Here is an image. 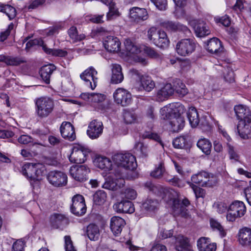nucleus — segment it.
Listing matches in <instances>:
<instances>
[{
    "label": "nucleus",
    "mask_w": 251,
    "mask_h": 251,
    "mask_svg": "<svg viewBox=\"0 0 251 251\" xmlns=\"http://www.w3.org/2000/svg\"><path fill=\"white\" fill-rule=\"evenodd\" d=\"M126 225L125 221L119 216H114L111 219L110 228L116 236L119 235Z\"/></svg>",
    "instance_id": "obj_27"
},
{
    "label": "nucleus",
    "mask_w": 251,
    "mask_h": 251,
    "mask_svg": "<svg viewBox=\"0 0 251 251\" xmlns=\"http://www.w3.org/2000/svg\"><path fill=\"white\" fill-rule=\"evenodd\" d=\"M170 41L166 33L164 31H160V35L156 41L155 45L161 49H165L168 47Z\"/></svg>",
    "instance_id": "obj_42"
},
{
    "label": "nucleus",
    "mask_w": 251,
    "mask_h": 251,
    "mask_svg": "<svg viewBox=\"0 0 251 251\" xmlns=\"http://www.w3.org/2000/svg\"><path fill=\"white\" fill-rule=\"evenodd\" d=\"M107 195L103 190L97 191L93 195V201L95 204L101 205L106 201Z\"/></svg>",
    "instance_id": "obj_45"
},
{
    "label": "nucleus",
    "mask_w": 251,
    "mask_h": 251,
    "mask_svg": "<svg viewBox=\"0 0 251 251\" xmlns=\"http://www.w3.org/2000/svg\"><path fill=\"white\" fill-rule=\"evenodd\" d=\"M50 222L52 226L55 228L63 227L69 223L68 218L62 214H54L50 217Z\"/></svg>",
    "instance_id": "obj_31"
},
{
    "label": "nucleus",
    "mask_w": 251,
    "mask_h": 251,
    "mask_svg": "<svg viewBox=\"0 0 251 251\" xmlns=\"http://www.w3.org/2000/svg\"><path fill=\"white\" fill-rule=\"evenodd\" d=\"M187 115L191 126L193 127H196L200 122L199 115L196 109L193 107H190Z\"/></svg>",
    "instance_id": "obj_37"
},
{
    "label": "nucleus",
    "mask_w": 251,
    "mask_h": 251,
    "mask_svg": "<svg viewBox=\"0 0 251 251\" xmlns=\"http://www.w3.org/2000/svg\"><path fill=\"white\" fill-rule=\"evenodd\" d=\"M90 169L85 165L73 166L70 169L71 176L76 181L83 182L88 178V175L90 173Z\"/></svg>",
    "instance_id": "obj_13"
},
{
    "label": "nucleus",
    "mask_w": 251,
    "mask_h": 251,
    "mask_svg": "<svg viewBox=\"0 0 251 251\" xmlns=\"http://www.w3.org/2000/svg\"><path fill=\"white\" fill-rule=\"evenodd\" d=\"M22 62L18 58L7 56L6 64L8 65L17 66L20 65Z\"/></svg>",
    "instance_id": "obj_62"
},
{
    "label": "nucleus",
    "mask_w": 251,
    "mask_h": 251,
    "mask_svg": "<svg viewBox=\"0 0 251 251\" xmlns=\"http://www.w3.org/2000/svg\"><path fill=\"white\" fill-rule=\"evenodd\" d=\"M86 234L90 240H97L100 236V229L98 226L93 224L89 225L87 227Z\"/></svg>",
    "instance_id": "obj_36"
},
{
    "label": "nucleus",
    "mask_w": 251,
    "mask_h": 251,
    "mask_svg": "<svg viewBox=\"0 0 251 251\" xmlns=\"http://www.w3.org/2000/svg\"><path fill=\"white\" fill-rule=\"evenodd\" d=\"M177 196L176 191L174 190L164 191V200L172 204L173 210L176 215L183 214L185 213L186 207L190 205V201L187 199H184L182 202L176 197Z\"/></svg>",
    "instance_id": "obj_4"
},
{
    "label": "nucleus",
    "mask_w": 251,
    "mask_h": 251,
    "mask_svg": "<svg viewBox=\"0 0 251 251\" xmlns=\"http://www.w3.org/2000/svg\"><path fill=\"white\" fill-rule=\"evenodd\" d=\"M105 49L109 52H116L120 50L121 43L119 39L113 36H107L103 40Z\"/></svg>",
    "instance_id": "obj_21"
},
{
    "label": "nucleus",
    "mask_w": 251,
    "mask_h": 251,
    "mask_svg": "<svg viewBox=\"0 0 251 251\" xmlns=\"http://www.w3.org/2000/svg\"><path fill=\"white\" fill-rule=\"evenodd\" d=\"M71 211L76 216H82L85 213L86 206L84 198L82 195L77 194L73 197Z\"/></svg>",
    "instance_id": "obj_14"
},
{
    "label": "nucleus",
    "mask_w": 251,
    "mask_h": 251,
    "mask_svg": "<svg viewBox=\"0 0 251 251\" xmlns=\"http://www.w3.org/2000/svg\"><path fill=\"white\" fill-rule=\"evenodd\" d=\"M94 164L97 167L101 170H109L112 167V162L110 159L103 156L96 157L94 160Z\"/></svg>",
    "instance_id": "obj_33"
},
{
    "label": "nucleus",
    "mask_w": 251,
    "mask_h": 251,
    "mask_svg": "<svg viewBox=\"0 0 251 251\" xmlns=\"http://www.w3.org/2000/svg\"><path fill=\"white\" fill-rule=\"evenodd\" d=\"M141 88L147 92L151 91L155 87V83L151 78L148 75L142 77L140 80Z\"/></svg>",
    "instance_id": "obj_41"
},
{
    "label": "nucleus",
    "mask_w": 251,
    "mask_h": 251,
    "mask_svg": "<svg viewBox=\"0 0 251 251\" xmlns=\"http://www.w3.org/2000/svg\"><path fill=\"white\" fill-rule=\"evenodd\" d=\"M35 103L37 115L41 118L47 117L54 109V101L49 97L37 98L35 100Z\"/></svg>",
    "instance_id": "obj_6"
},
{
    "label": "nucleus",
    "mask_w": 251,
    "mask_h": 251,
    "mask_svg": "<svg viewBox=\"0 0 251 251\" xmlns=\"http://www.w3.org/2000/svg\"><path fill=\"white\" fill-rule=\"evenodd\" d=\"M238 241L244 246L251 245V228L244 227L240 229L238 232Z\"/></svg>",
    "instance_id": "obj_29"
},
{
    "label": "nucleus",
    "mask_w": 251,
    "mask_h": 251,
    "mask_svg": "<svg viewBox=\"0 0 251 251\" xmlns=\"http://www.w3.org/2000/svg\"><path fill=\"white\" fill-rule=\"evenodd\" d=\"M129 17L132 21L140 23L146 20L148 18V15L145 8L135 7L130 10Z\"/></svg>",
    "instance_id": "obj_23"
},
{
    "label": "nucleus",
    "mask_w": 251,
    "mask_h": 251,
    "mask_svg": "<svg viewBox=\"0 0 251 251\" xmlns=\"http://www.w3.org/2000/svg\"><path fill=\"white\" fill-rule=\"evenodd\" d=\"M142 50L151 58L154 59H161L162 57V55L161 54L158 53L155 50L151 47L143 46L142 47Z\"/></svg>",
    "instance_id": "obj_48"
},
{
    "label": "nucleus",
    "mask_w": 251,
    "mask_h": 251,
    "mask_svg": "<svg viewBox=\"0 0 251 251\" xmlns=\"http://www.w3.org/2000/svg\"><path fill=\"white\" fill-rule=\"evenodd\" d=\"M224 78L226 81L232 83L234 80V72L229 69H227L224 73Z\"/></svg>",
    "instance_id": "obj_60"
},
{
    "label": "nucleus",
    "mask_w": 251,
    "mask_h": 251,
    "mask_svg": "<svg viewBox=\"0 0 251 251\" xmlns=\"http://www.w3.org/2000/svg\"><path fill=\"white\" fill-rule=\"evenodd\" d=\"M237 131L240 136L244 139L251 137V115L245 120H240L237 125Z\"/></svg>",
    "instance_id": "obj_17"
},
{
    "label": "nucleus",
    "mask_w": 251,
    "mask_h": 251,
    "mask_svg": "<svg viewBox=\"0 0 251 251\" xmlns=\"http://www.w3.org/2000/svg\"><path fill=\"white\" fill-rule=\"evenodd\" d=\"M28 38L26 37L23 40V43L26 42L25 50L27 52L30 50L31 48L35 46H39L42 47V49L47 54L54 56L64 57L67 54L66 50L61 49H51L48 48L44 44V41L41 39H35L28 41Z\"/></svg>",
    "instance_id": "obj_5"
},
{
    "label": "nucleus",
    "mask_w": 251,
    "mask_h": 251,
    "mask_svg": "<svg viewBox=\"0 0 251 251\" xmlns=\"http://www.w3.org/2000/svg\"><path fill=\"white\" fill-rule=\"evenodd\" d=\"M45 170V166L42 164L28 163L22 167L21 172L29 179L30 184L34 188L39 185Z\"/></svg>",
    "instance_id": "obj_1"
},
{
    "label": "nucleus",
    "mask_w": 251,
    "mask_h": 251,
    "mask_svg": "<svg viewBox=\"0 0 251 251\" xmlns=\"http://www.w3.org/2000/svg\"><path fill=\"white\" fill-rule=\"evenodd\" d=\"M160 31H158L155 27H151L148 31V37L154 45L160 35Z\"/></svg>",
    "instance_id": "obj_49"
},
{
    "label": "nucleus",
    "mask_w": 251,
    "mask_h": 251,
    "mask_svg": "<svg viewBox=\"0 0 251 251\" xmlns=\"http://www.w3.org/2000/svg\"><path fill=\"white\" fill-rule=\"evenodd\" d=\"M162 25L168 30L175 31H177L178 24L171 21H165L162 23Z\"/></svg>",
    "instance_id": "obj_57"
},
{
    "label": "nucleus",
    "mask_w": 251,
    "mask_h": 251,
    "mask_svg": "<svg viewBox=\"0 0 251 251\" xmlns=\"http://www.w3.org/2000/svg\"><path fill=\"white\" fill-rule=\"evenodd\" d=\"M124 44L128 55L137 54L142 50V47L134 44L129 39L126 40Z\"/></svg>",
    "instance_id": "obj_39"
},
{
    "label": "nucleus",
    "mask_w": 251,
    "mask_h": 251,
    "mask_svg": "<svg viewBox=\"0 0 251 251\" xmlns=\"http://www.w3.org/2000/svg\"><path fill=\"white\" fill-rule=\"evenodd\" d=\"M68 34L73 43L80 41L85 38V35L83 34H78L77 30L76 27L73 26L68 30Z\"/></svg>",
    "instance_id": "obj_43"
},
{
    "label": "nucleus",
    "mask_w": 251,
    "mask_h": 251,
    "mask_svg": "<svg viewBox=\"0 0 251 251\" xmlns=\"http://www.w3.org/2000/svg\"><path fill=\"white\" fill-rule=\"evenodd\" d=\"M195 48V43L191 39H181L176 45L177 53L184 56L192 53L194 51Z\"/></svg>",
    "instance_id": "obj_12"
},
{
    "label": "nucleus",
    "mask_w": 251,
    "mask_h": 251,
    "mask_svg": "<svg viewBox=\"0 0 251 251\" xmlns=\"http://www.w3.org/2000/svg\"><path fill=\"white\" fill-rule=\"evenodd\" d=\"M65 249L66 251H76L73 245V243L71 237L69 235L65 236Z\"/></svg>",
    "instance_id": "obj_56"
},
{
    "label": "nucleus",
    "mask_w": 251,
    "mask_h": 251,
    "mask_svg": "<svg viewBox=\"0 0 251 251\" xmlns=\"http://www.w3.org/2000/svg\"><path fill=\"white\" fill-rule=\"evenodd\" d=\"M135 148L136 150L139 151L143 157H147L148 155V149L147 145L143 143L139 142L135 144Z\"/></svg>",
    "instance_id": "obj_55"
},
{
    "label": "nucleus",
    "mask_w": 251,
    "mask_h": 251,
    "mask_svg": "<svg viewBox=\"0 0 251 251\" xmlns=\"http://www.w3.org/2000/svg\"><path fill=\"white\" fill-rule=\"evenodd\" d=\"M124 119L127 124H130L136 122L137 121V115L135 113L130 112L128 111H125L123 114Z\"/></svg>",
    "instance_id": "obj_52"
},
{
    "label": "nucleus",
    "mask_w": 251,
    "mask_h": 251,
    "mask_svg": "<svg viewBox=\"0 0 251 251\" xmlns=\"http://www.w3.org/2000/svg\"><path fill=\"white\" fill-rule=\"evenodd\" d=\"M90 150L82 146H75L69 156L70 161L74 163L81 164L84 163L87 159Z\"/></svg>",
    "instance_id": "obj_9"
},
{
    "label": "nucleus",
    "mask_w": 251,
    "mask_h": 251,
    "mask_svg": "<svg viewBox=\"0 0 251 251\" xmlns=\"http://www.w3.org/2000/svg\"><path fill=\"white\" fill-rule=\"evenodd\" d=\"M158 202L156 200L147 199L143 203V208L147 211H152L157 208Z\"/></svg>",
    "instance_id": "obj_47"
},
{
    "label": "nucleus",
    "mask_w": 251,
    "mask_h": 251,
    "mask_svg": "<svg viewBox=\"0 0 251 251\" xmlns=\"http://www.w3.org/2000/svg\"><path fill=\"white\" fill-rule=\"evenodd\" d=\"M103 129V126L102 122L97 120H94L90 123L87 133L90 138L97 139L101 135Z\"/></svg>",
    "instance_id": "obj_19"
},
{
    "label": "nucleus",
    "mask_w": 251,
    "mask_h": 251,
    "mask_svg": "<svg viewBox=\"0 0 251 251\" xmlns=\"http://www.w3.org/2000/svg\"><path fill=\"white\" fill-rule=\"evenodd\" d=\"M173 88L174 92H176L179 97H183L189 92L185 84L179 79H176L173 82Z\"/></svg>",
    "instance_id": "obj_34"
},
{
    "label": "nucleus",
    "mask_w": 251,
    "mask_h": 251,
    "mask_svg": "<svg viewBox=\"0 0 251 251\" xmlns=\"http://www.w3.org/2000/svg\"><path fill=\"white\" fill-rule=\"evenodd\" d=\"M106 96L104 94L92 93V96L90 102L100 103L106 100Z\"/></svg>",
    "instance_id": "obj_54"
},
{
    "label": "nucleus",
    "mask_w": 251,
    "mask_h": 251,
    "mask_svg": "<svg viewBox=\"0 0 251 251\" xmlns=\"http://www.w3.org/2000/svg\"><path fill=\"white\" fill-rule=\"evenodd\" d=\"M47 178L49 182L55 187H62L67 183V175L61 171L50 172L48 174Z\"/></svg>",
    "instance_id": "obj_15"
},
{
    "label": "nucleus",
    "mask_w": 251,
    "mask_h": 251,
    "mask_svg": "<svg viewBox=\"0 0 251 251\" xmlns=\"http://www.w3.org/2000/svg\"><path fill=\"white\" fill-rule=\"evenodd\" d=\"M104 3L109 7V12L107 13V20L110 21L120 16L118 9L115 7L112 1H103Z\"/></svg>",
    "instance_id": "obj_38"
},
{
    "label": "nucleus",
    "mask_w": 251,
    "mask_h": 251,
    "mask_svg": "<svg viewBox=\"0 0 251 251\" xmlns=\"http://www.w3.org/2000/svg\"><path fill=\"white\" fill-rule=\"evenodd\" d=\"M63 28V26L62 25V24H59L57 25H54L53 26L50 27L49 29L48 32L47 33V34L48 36H52L55 34H57L58 33V31L60 29H61Z\"/></svg>",
    "instance_id": "obj_61"
},
{
    "label": "nucleus",
    "mask_w": 251,
    "mask_h": 251,
    "mask_svg": "<svg viewBox=\"0 0 251 251\" xmlns=\"http://www.w3.org/2000/svg\"><path fill=\"white\" fill-rule=\"evenodd\" d=\"M165 173L164 164L160 163L158 166L151 173V176L154 178H160Z\"/></svg>",
    "instance_id": "obj_50"
},
{
    "label": "nucleus",
    "mask_w": 251,
    "mask_h": 251,
    "mask_svg": "<svg viewBox=\"0 0 251 251\" xmlns=\"http://www.w3.org/2000/svg\"><path fill=\"white\" fill-rule=\"evenodd\" d=\"M173 146L175 148L184 149L187 145L186 138L183 136H180L174 140Z\"/></svg>",
    "instance_id": "obj_51"
},
{
    "label": "nucleus",
    "mask_w": 251,
    "mask_h": 251,
    "mask_svg": "<svg viewBox=\"0 0 251 251\" xmlns=\"http://www.w3.org/2000/svg\"><path fill=\"white\" fill-rule=\"evenodd\" d=\"M24 243L21 240H18L14 243L12 251H24Z\"/></svg>",
    "instance_id": "obj_63"
},
{
    "label": "nucleus",
    "mask_w": 251,
    "mask_h": 251,
    "mask_svg": "<svg viewBox=\"0 0 251 251\" xmlns=\"http://www.w3.org/2000/svg\"><path fill=\"white\" fill-rule=\"evenodd\" d=\"M111 69L112 71L111 83L113 84L121 83L124 80V76L121 65L118 64H112L111 65Z\"/></svg>",
    "instance_id": "obj_25"
},
{
    "label": "nucleus",
    "mask_w": 251,
    "mask_h": 251,
    "mask_svg": "<svg viewBox=\"0 0 251 251\" xmlns=\"http://www.w3.org/2000/svg\"><path fill=\"white\" fill-rule=\"evenodd\" d=\"M134 170H128L126 175H125L124 173L121 172L119 169H118L115 174L111 176L109 180L106 181L103 184L102 187L113 191L117 190L124 186L125 178L128 179H134L138 177V174Z\"/></svg>",
    "instance_id": "obj_2"
},
{
    "label": "nucleus",
    "mask_w": 251,
    "mask_h": 251,
    "mask_svg": "<svg viewBox=\"0 0 251 251\" xmlns=\"http://www.w3.org/2000/svg\"><path fill=\"white\" fill-rule=\"evenodd\" d=\"M129 75L133 79H139L140 81L142 78V77L145 76L142 75L140 71L134 68L130 69L129 70Z\"/></svg>",
    "instance_id": "obj_58"
},
{
    "label": "nucleus",
    "mask_w": 251,
    "mask_h": 251,
    "mask_svg": "<svg viewBox=\"0 0 251 251\" xmlns=\"http://www.w3.org/2000/svg\"><path fill=\"white\" fill-rule=\"evenodd\" d=\"M97 72L92 67L89 68L85 70L80 74V78L83 80L86 84L89 86L92 90L94 89L96 86L98 82Z\"/></svg>",
    "instance_id": "obj_16"
},
{
    "label": "nucleus",
    "mask_w": 251,
    "mask_h": 251,
    "mask_svg": "<svg viewBox=\"0 0 251 251\" xmlns=\"http://www.w3.org/2000/svg\"><path fill=\"white\" fill-rule=\"evenodd\" d=\"M209 174L204 171L198 173L193 175L191 177V180L193 182L198 184L201 186H211L212 183L210 182Z\"/></svg>",
    "instance_id": "obj_22"
},
{
    "label": "nucleus",
    "mask_w": 251,
    "mask_h": 251,
    "mask_svg": "<svg viewBox=\"0 0 251 251\" xmlns=\"http://www.w3.org/2000/svg\"><path fill=\"white\" fill-rule=\"evenodd\" d=\"M246 212V207L244 202L239 201H235L229 206L226 219L229 222H233L236 218L244 216Z\"/></svg>",
    "instance_id": "obj_8"
},
{
    "label": "nucleus",
    "mask_w": 251,
    "mask_h": 251,
    "mask_svg": "<svg viewBox=\"0 0 251 251\" xmlns=\"http://www.w3.org/2000/svg\"><path fill=\"white\" fill-rule=\"evenodd\" d=\"M114 101L122 106H126L129 105L132 100L131 93L123 88H117L113 93Z\"/></svg>",
    "instance_id": "obj_11"
},
{
    "label": "nucleus",
    "mask_w": 251,
    "mask_h": 251,
    "mask_svg": "<svg viewBox=\"0 0 251 251\" xmlns=\"http://www.w3.org/2000/svg\"><path fill=\"white\" fill-rule=\"evenodd\" d=\"M234 109L237 118L240 120H244L249 115H251L249 110L242 105L235 106Z\"/></svg>",
    "instance_id": "obj_44"
},
{
    "label": "nucleus",
    "mask_w": 251,
    "mask_h": 251,
    "mask_svg": "<svg viewBox=\"0 0 251 251\" xmlns=\"http://www.w3.org/2000/svg\"><path fill=\"white\" fill-rule=\"evenodd\" d=\"M55 67L53 65L49 64L42 67L40 70V75L43 80L47 84L50 82V77Z\"/></svg>",
    "instance_id": "obj_35"
},
{
    "label": "nucleus",
    "mask_w": 251,
    "mask_h": 251,
    "mask_svg": "<svg viewBox=\"0 0 251 251\" xmlns=\"http://www.w3.org/2000/svg\"><path fill=\"white\" fill-rule=\"evenodd\" d=\"M174 93V90L171 84L167 83L156 93V100L158 101H163L167 100Z\"/></svg>",
    "instance_id": "obj_26"
},
{
    "label": "nucleus",
    "mask_w": 251,
    "mask_h": 251,
    "mask_svg": "<svg viewBox=\"0 0 251 251\" xmlns=\"http://www.w3.org/2000/svg\"><path fill=\"white\" fill-rule=\"evenodd\" d=\"M197 146L205 154H210L212 145L209 140L206 138H201L198 140Z\"/></svg>",
    "instance_id": "obj_40"
},
{
    "label": "nucleus",
    "mask_w": 251,
    "mask_h": 251,
    "mask_svg": "<svg viewBox=\"0 0 251 251\" xmlns=\"http://www.w3.org/2000/svg\"><path fill=\"white\" fill-rule=\"evenodd\" d=\"M185 111V109L183 105L179 102H176L163 107L160 112L162 115L165 114V117H183L182 114Z\"/></svg>",
    "instance_id": "obj_10"
},
{
    "label": "nucleus",
    "mask_w": 251,
    "mask_h": 251,
    "mask_svg": "<svg viewBox=\"0 0 251 251\" xmlns=\"http://www.w3.org/2000/svg\"><path fill=\"white\" fill-rule=\"evenodd\" d=\"M197 246L200 251H216V244L210 243L208 238L201 237L197 241Z\"/></svg>",
    "instance_id": "obj_30"
},
{
    "label": "nucleus",
    "mask_w": 251,
    "mask_h": 251,
    "mask_svg": "<svg viewBox=\"0 0 251 251\" xmlns=\"http://www.w3.org/2000/svg\"><path fill=\"white\" fill-rule=\"evenodd\" d=\"M164 119L166 118L169 120L170 125L172 126V129L175 132H178L182 129L184 126V120L183 117H165Z\"/></svg>",
    "instance_id": "obj_32"
},
{
    "label": "nucleus",
    "mask_w": 251,
    "mask_h": 251,
    "mask_svg": "<svg viewBox=\"0 0 251 251\" xmlns=\"http://www.w3.org/2000/svg\"><path fill=\"white\" fill-rule=\"evenodd\" d=\"M18 142L23 144H27L33 141L32 138L28 135H22L18 139Z\"/></svg>",
    "instance_id": "obj_64"
},
{
    "label": "nucleus",
    "mask_w": 251,
    "mask_h": 251,
    "mask_svg": "<svg viewBox=\"0 0 251 251\" xmlns=\"http://www.w3.org/2000/svg\"><path fill=\"white\" fill-rule=\"evenodd\" d=\"M112 160L119 167L126 170H135L137 166L135 157L129 153H116L112 156Z\"/></svg>",
    "instance_id": "obj_7"
},
{
    "label": "nucleus",
    "mask_w": 251,
    "mask_h": 251,
    "mask_svg": "<svg viewBox=\"0 0 251 251\" xmlns=\"http://www.w3.org/2000/svg\"><path fill=\"white\" fill-rule=\"evenodd\" d=\"M3 13L6 14L10 20L14 19L16 15L15 8L9 5H5Z\"/></svg>",
    "instance_id": "obj_53"
},
{
    "label": "nucleus",
    "mask_w": 251,
    "mask_h": 251,
    "mask_svg": "<svg viewBox=\"0 0 251 251\" xmlns=\"http://www.w3.org/2000/svg\"><path fill=\"white\" fill-rule=\"evenodd\" d=\"M114 209L119 213L131 214L135 211L133 204L128 201H122L113 205Z\"/></svg>",
    "instance_id": "obj_24"
},
{
    "label": "nucleus",
    "mask_w": 251,
    "mask_h": 251,
    "mask_svg": "<svg viewBox=\"0 0 251 251\" xmlns=\"http://www.w3.org/2000/svg\"><path fill=\"white\" fill-rule=\"evenodd\" d=\"M206 49L209 52L215 54H220L224 50L221 42L217 38L210 39L207 44Z\"/></svg>",
    "instance_id": "obj_28"
},
{
    "label": "nucleus",
    "mask_w": 251,
    "mask_h": 251,
    "mask_svg": "<svg viewBox=\"0 0 251 251\" xmlns=\"http://www.w3.org/2000/svg\"><path fill=\"white\" fill-rule=\"evenodd\" d=\"M173 232L172 230L162 229L159 233V237L161 239L171 238L172 242L175 244V248L177 251H193L187 238L182 235L173 236Z\"/></svg>",
    "instance_id": "obj_3"
},
{
    "label": "nucleus",
    "mask_w": 251,
    "mask_h": 251,
    "mask_svg": "<svg viewBox=\"0 0 251 251\" xmlns=\"http://www.w3.org/2000/svg\"><path fill=\"white\" fill-rule=\"evenodd\" d=\"M62 136L69 141H73L76 138L75 128L71 123L63 122L60 127Z\"/></svg>",
    "instance_id": "obj_20"
},
{
    "label": "nucleus",
    "mask_w": 251,
    "mask_h": 251,
    "mask_svg": "<svg viewBox=\"0 0 251 251\" xmlns=\"http://www.w3.org/2000/svg\"><path fill=\"white\" fill-rule=\"evenodd\" d=\"M124 196L126 199L133 200L137 197L136 192L133 189L127 188L124 192Z\"/></svg>",
    "instance_id": "obj_59"
},
{
    "label": "nucleus",
    "mask_w": 251,
    "mask_h": 251,
    "mask_svg": "<svg viewBox=\"0 0 251 251\" xmlns=\"http://www.w3.org/2000/svg\"><path fill=\"white\" fill-rule=\"evenodd\" d=\"M210 224L213 230L218 231L221 237H223L226 235V231L224 226L217 220L211 219Z\"/></svg>",
    "instance_id": "obj_46"
},
{
    "label": "nucleus",
    "mask_w": 251,
    "mask_h": 251,
    "mask_svg": "<svg viewBox=\"0 0 251 251\" xmlns=\"http://www.w3.org/2000/svg\"><path fill=\"white\" fill-rule=\"evenodd\" d=\"M189 24L194 29L198 37H204L210 33L209 27L203 21L192 20L189 21Z\"/></svg>",
    "instance_id": "obj_18"
}]
</instances>
